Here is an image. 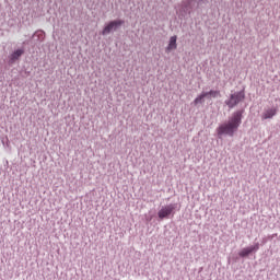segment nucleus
I'll return each mask as SVG.
<instances>
[{"instance_id":"nucleus-10","label":"nucleus","mask_w":280,"mask_h":280,"mask_svg":"<svg viewBox=\"0 0 280 280\" xmlns=\"http://www.w3.org/2000/svg\"><path fill=\"white\" fill-rule=\"evenodd\" d=\"M33 38H37L39 43H43L45 40V31L38 30L33 34Z\"/></svg>"},{"instance_id":"nucleus-11","label":"nucleus","mask_w":280,"mask_h":280,"mask_svg":"<svg viewBox=\"0 0 280 280\" xmlns=\"http://www.w3.org/2000/svg\"><path fill=\"white\" fill-rule=\"evenodd\" d=\"M205 97H207V94H205V92H202L200 95H198V96L194 100L192 104H194L195 106H198V104H205Z\"/></svg>"},{"instance_id":"nucleus-2","label":"nucleus","mask_w":280,"mask_h":280,"mask_svg":"<svg viewBox=\"0 0 280 280\" xmlns=\"http://www.w3.org/2000/svg\"><path fill=\"white\" fill-rule=\"evenodd\" d=\"M246 100V92L244 90L230 94L229 98L224 101L225 106L232 110L238 104Z\"/></svg>"},{"instance_id":"nucleus-1","label":"nucleus","mask_w":280,"mask_h":280,"mask_svg":"<svg viewBox=\"0 0 280 280\" xmlns=\"http://www.w3.org/2000/svg\"><path fill=\"white\" fill-rule=\"evenodd\" d=\"M242 119H244V109L235 110L231 117H229L228 121L217 128L219 139H222V137H235V132L240 130V126H242Z\"/></svg>"},{"instance_id":"nucleus-9","label":"nucleus","mask_w":280,"mask_h":280,"mask_svg":"<svg viewBox=\"0 0 280 280\" xmlns=\"http://www.w3.org/2000/svg\"><path fill=\"white\" fill-rule=\"evenodd\" d=\"M277 107H271V108H268L262 114V119H272V117H275L277 115Z\"/></svg>"},{"instance_id":"nucleus-8","label":"nucleus","mask_w":280,"mask_h":280,"mask_svg":"<svg viewBox=\"0 0 280 280\" xmlns=\"http://www.w3.org/2000/svg\"><path fill=\"white\" fill-rule=\"evenodd\" d=\"M177 38L178 37H176V35L170 38L168 45L166 47V54H170V51H174V49L178 47V45L176 44Z\"/></svg>"},{"instance_id":"nucleus-6","label":"nucleus","mask_w":280,"mask_h":280,"mask_svg":"<svg viewBox=\"0 0 280 280\" xmlns=\"http://www.w3.org/2000/svg\"><path fill=\"white\" fill-rule=\"evenodd\" d=\"M257 250H259V243H255L254 245H252L249 247L243 248L238 253V256L240 257H248V255H250L252 253H257Z\"/></svg>"},{"instance_id":"nucleus-12","label":"nucleus","mask_w":280,"mask_h":280,"mask_svg":"<svg viewBox=\"0 0 280 280\" xmlns=\"http://www.w3.org/2000/svg\"><path fill=\"white\" fill-rule=\"evenodd\" d=\"M203 94H207V97H220V91L218 90H210L209 92H203Z\"/></svg>"},{"instance_id":"nucleus-7","label":"nucleus","mask_w":280,"mask_h":280,"mask_svg":"<svg viewBox=\"0 0 280 280\" xmlns=\"http://www.w3.org/2000/svg\"><path fill=\"white\" fill-rule=\"evenodd\" d=\"M23 54H25V49H23V48H19L16 50H14L9 56V65H14V62H16V60L21 59V56H23Z\"/></svg>"},{"instance_id":"nucleus-3","label":"nucleus","mask_w":280,"mask_h":280,"mask_svg":"<svg viewBox=\"0 0 280 280\" xmlns=\"http://www.w3.org/2000/svg\"><path fill=\"white\" fill-rule=\"evenodd\" d=\"M176 209H178V203H170L164 206L159 210L158 217L160 220H165L170 218V215H174V211H176Z\"/></svg>"},{"instance_id":"nucleus-4","label":"nucleus","mask_w":280,"mask_h":280,"mask_svg":"<svg viewBox=\"0 0 280 280\" xmlns=\"http://www.w3.org/2000/svg\"><path fill=\"white\" fill-rule=\"evenodd\" d=\"M124 25V20H114L106 24L102 31V36H108L110 32H117Z\"/></svg>"},{"instance_id":"nucleus-5","label":"nucleus","mask_w":280,"mask_h":280,"mask_svg":"<svg viewBox=\"0 0 280 280\" xmlns=\"http://www.w3.org/2000/svg\"><path fill=\"white\" fill-rule=\"evenodd\" d=\"M194 1L196 0H183L180 5V14L179 16H185L186 14H191V10H194Z\"/></svg>"}]
</instances>
